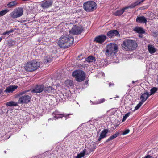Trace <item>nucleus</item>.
<instances>
[{"instance_id": "obj_42", "label": "nucleus", "mask_w": 158, "mask_h": 158, "mask_svg": "<svg viewBox=\"0 0 158 158\" xmlns=\"http://www.w3.org/2000/svg\"><path fill=\"white\" fill-rule=\"evenodd\" d=\"M145 0H141L140 1H137V2H138L139 4H140V3L144 2Z\"/></svg>"}, {"instance_id": "obj_13", "label": "nucleus", "mask_w": 158, "mask_h": 158, "mask_svg": "<svg viewBox=\"0 0 158 158\" xmlns=\"http://www.w3.org/2000/svg\"><path fill=\"white\" fill-rule=\"evenodd\" d=\"M107 39L106 36L104 35H101L95 38L94 41L97 43L102 44Z\"/></svg>"}, {"instance_id": "obj_45", "label": "nucleus", "mask_w": 158, "mask_h": 158, "mask_svg": "<svg viewBox=\"0 0 158 158\" xmlns=\"http://www.w3.org/2000/svg\"><path fill=\"white\" fill-rule=\"evenodd\" d=\"M2 40V38H0V42Z\"/></svg>"}, {"instance_id": "obj_17", "label": "nucleus", "mask_w": 158, "mask_h": 158, "mask_svg": "<svg viewBox=\"0 0 158 158\" xmlns=\"http://www.w3.org/2000/svg\"><path fill=\"white\" fill-rule=\"evenodd\" d=\"M17 86L15 85H10L7 87L5 90L4 91V92L6 93H9L10 92H12L13 91H15L16 89L17 88Z\"/></svg>"}, {"instance_id": "obj_9", "label": "nucleus", "mask_w": 158, "mask_h": 158, "mask_svg": "<svg viewBox=\"0 0 158 158\" xmlns=\"http://www.w3.org/2000/svg\"><path fill=\"white\" fill-rule=\"evenodd\" d=\"M53 3L52 0H45L40 4V6L44 9H46L51 7Z\"/></svg>"}, {"instance_id": "obj_22", "label": "nucleus", "mask_w": 158, "mask_h": 158, "mask_svg": "<svg viewBox=\"0 0 158 158\" xmlns=\"http://www.w3.org/2000/svg\"><path fill=\"white\" fill-rule=\"evenodd\" d=\"M134 31L136 32L139 34H144L145 31L144 30L140 27H135Z\"/></svg>"}, {"instance_id": "obj_48", "label": "nucleus", "mask_w": 158, "mask_h": 158, "mask_svg": "<svg viewBox=\"0 0 158 158\" xmlns=\"http://www.w3.org/2000/svg\"><path fill=\"white\" fill-rule=\"evenodd\" d=\"M1 92L2 91L0 90V93H1Z\"/></svg>"}, {"instance_id": "obj_23", "label": "nucleus", "mask_w": 158, "mask_h": 158, "mask_svg": "<svg viewBox=\"0 0 158 158\" xmlns=\"http://www.w3.org/2000/svg\"><path fill=\"white\" fill-rule=\"evenodd\" d=\"M148 49L149 52L151 54L154 53L156 51V49L154 47L151 45H148Z\"/></svg>"}, {"instance_id": "obj_35", "label": "nucleus", "mask_w": 158, "mask_h": 158, "mask_svg": "<svg viewBox=\"0 0 158 158\" xmlns=\"http://www.w3.org/2000/svg\"><path fill=\"white\" fill-rule=\"evenodd\" d=\"M8 12L7 10H5L0 11V16H2L6 14Z\"/></svg>"}, {"instance_id": "obj_5", "label": "nucleus", "mask_w": 158, "mask_h": 158, "mask_svg": "<svg viewBox=\"0 0 158 158\" xmlns=\"http://www.w3.org/2000/svg\"><path fill=\"white\" fill-rule=\"evenodd\" d=\"M83 7L84 10L87 12H91L94 11L97 8V5L96 3L93 1H89L83 4Z\"/></svg>"}, {"instance_id": "obj_25", "label": "nucleus", "mask_w": 158, "mask_h": 158, "mask_svg": "<svg viewBox=\"0 0 158 158\" xmlns=\"http://www.w3.org/2000/svg\"><path fill=\"white\" fill-rule=\"evenodd\" d=\"M85 60L86 61L89 63L95 62L96 61V59L95 57L92 56H88L86 58Z\"/></svg>"}, {"instance_id": "obj_10", "label": "nucleus", "mask_w": 158, "mask_h": 158, "mask_svg": "<svg viewBox=\"0 0 158 158\" xmlns=\"http://www.w3.org/2000/svg\"><path fill=\"white\" fill-rule=\"evenodd\" d=\"M83 30L82 27L75 25L72 28L70 31L73 34L77 35L80 34L82 32Z\"/></svg>"}, {"instance_id": "obj_6", "label": "nucleus", "mask_w": 158, "mask_h": 158, "mask_svg": "<svg viewBox=\"0 0 158 158\" xmlns=\"http://www.w3.org/2000/svg\"><path fill=\"white\" fill-rule=\"evenodd\" d=\"M72 76L75 78L78 82H81L83 81L85 78V74L81 70H75L73 72Z\"/></svg>"}, {"instance_id": "obj_40", "label": "nucleus", "mask_w": 158, "mask_h": 158, "mask_svg": "<svg viewBox=\"0 0 158 158\" xmlns=\"http://www.w3.org/2000/svg\"><path fill=\"white\" fill-rule=\"evenodd\" d=\"M153 158V157L152 156L150 155H148L145 156L144 157H143V158Z\"/></svg>"}, {"instance_id": "obj_30", "label": "nucleus", "mask_w": 158, "mask_h": 158, "mask_svg": "<svg viewBox=\"0 0 158 158\" xmlns=\"http://www.w3.org/2000/svg\"><path fill=\"white\" fill-rule=\"evenodd\" d=\"M18 3L15 1H13L9 3L7 5L9 8H12L15 6Z\"/></svg>"}, {"instance_id": "obj_12", "label": "nucleus", "mask_w": 158, "mask_h": 158, "mask_svg": "<svg viewBox=\"0 0 158 158\" xmlns=\"http://www.w3.org/2000/svg\"><path fill=\"white\" fill-rule=\"evenodd\" d=\"M118 35H120L119 33L117 30H111L107 34V36L109 38H113Z\"/></svg>"}, {"instance_id": "obj_28", "label": "nucleus", "mask_w": 158, "mask_h": 158, "mask_svg": "<svg viewBox=\"0 0 158 158\" xmlns=\"http://www.w3.org/2000/svg\"><path fill=\"white\" fill-rule=\"evenodd\" d=\"M6 104L7 106L11 107L17 106L18 105V103L13 101H10L6 102Z\"/></svg>"}, {"instance_id": "obj_43", "label": "nucleus", "mask_w": 158, "mask_h": 158, "mask_svg": "<svg viewBox=\"0 0 158 158\" xmlns=\"http://www.w3.org/2000/svg\"><path fill=\"white\" fill-rule=\"evenodd\" d=\"M109 86H113L114 85L113 83L111 82H109Z\"/></svg>"}, {"instance_id": "obj_24", "label": "nucleus", "mask_w": 158, "mask_h": 158, "mask_svg": "<svg viewBox=\"0 0 158 158\" xmlns=\"http://www.w3.org/2000/svg\"><path fill=\"white\" fill-rule=\"evenodd\" d=\"M125 10H126L125 9V7L122 8V9L118 10L116 11L114 14V15L115 16H120L122 15L123 13L124 12Z\"/></svg>"}, {"instance_id": "obj_20", "label": "nucleus", "mask_w": 158, "mask_h": 158, "mask_svg": "<svg viewBox=\"0 0 158 158\" xmlns=\"http://www.w3.org/2000/svg\"><path fill=\"white\" fill-rule=\"evenodd\" d=\"M66 98L64 96V95L62 93H60L57 98V101L60 102H64L66 100Z\"/></svg>"}, {"instance_id": "obj_11", "label": "nucleus", "mask_w": 158, "mask_h": 158, "mask_svg": "<svg viewBox=\"0 0 158 158\" xmlns=\"http://www.w3.org/2000/svg\"><path fill=\"white\" fill-rule=\"evenodd\" d=\"M44 89V86L42 84L37 85L33 89L32 91L34 93H40Z\"/></svg>"}, {"instance_id": "obj_26", "label": "nucleus", "mask_w": 158, "mask_h": 158, "mask_svg": "<svg viewBox=\"0 0 158 158\" xmlns=\"http://www.w3.org/2000/svg\"><path fill=\"white\" fill-rule=\"evenodd\" d=\"M65 85L68 87H70L73 85V81L71 80H67L65 81Z\"/></svg>"}, {"instance_id": "obj_38", "label": "nucleus", "mask_w": 158, "mask_h": 158, "mask_svg": "<svg viewBox=\"0 0 158 158\" xmlns=\"http://www.w3.org/2000/svg\"><path fill=\"white\" fill-rule=\"evenodd\" d=\"M130 132V130L129 129H127L125 130L122 133V135H125L127 134Z\"/></svg>"}, {"instance_id": "obj_7", "label": "nucleus", "mask_w": 158, "mask_h": 158, "mask_svg": "<svg viewBox=\"0 0 158 158\" xmlns=\"http://www.w3.org/2000/svg\"><path fill=\"white\" fill-rule=\"evenodd\" d=\"M96 143L94 142L85 144V148L83 150L86 152V154H89L94 151L96 148Z\"/></svg>"}, {"instance_id": "obj_50", "label": "nucleus", "mask_w": 158, "mask_h": 158, "mask_svg": "<svg viewBox=\"0 0 158 158\" xmlns=\"http://www.w3.org/2000/svg\"><path fill=\"white\" fill-rule=\"evenodd\" d=\"M20 98L19 99V100Z\"/></svg>"}, {"instance_id": "obj_32", "label": "nucleus", "mask_w": 158, "mask_h": 158, "mask_svg": "<svg viewBox=\"0 0 158 158\" xmlns=\"http://www.w3.org/2000/svg\"><path fill=\"white\" fill-rule=\"evenodd\" d=\"M158 90V88L156 87H153L152 88L150 89V95H151L154 94L156 93Z\"/></svg>"}, {"instance_id": "obj_19", "label": "nucleus", "mask_w": 158, "mask_h": 158, "mask_svg": "<svg viewBox=\"0 0 158 158\" xmlns=\"http://www.w3.org/2000/svg\"><path fill=\"white\" fill-rule=\"evenodd\" d=\"M13 18H16L20 16V8H18L15 10L11 15Z\"/></svg>"}, {"instance_id": "obj_14", "label": "nucleus", "mask_w": 158, "mask_h": 158, "mask_svg": "<svg viewBox=\"0 0 158 158\" xmlns=\"http://www.w3.org/2000/svg\"><path fill=\"white\" fill-rule=\"evenodd\" d=\"M136 22L139 23L146 24L147 22V19L143 16H138L136 19Z\"/></svg>"}, {"instance_id": "obj_18", "label": "nucleus", "mask_w": 158, "mask_h": 158, "mask_svg": "<svg viewBox=\"0 0 158 158\" xmlns=\"http://www.w3.org/2000/svg\"><path fill=\"white\" fill-rule=\"evenodd\" d=\"M31 100L30 97L28 95L23 96L20 97V103H27Z\"/></svg>"}, {"instance_id": "obj_47", "label": "nucleus", "mask_w": 158, "mask_h": 158, "mask_svg": "<svg viewBox=\"0 0 158 158\" xmlns=\"http://www.w3.org/2000/svg\"><path fill=\"white\" fill-rule=\"evenodd\" d=\"M102 74L104 75V73L103 72H102Z\"/></svg>"}, {"instance_id": "obj_46", "label": "nucleus", "mask_w": 158, "mask_h": 158, "mask_svg": "<svg viewBox=\"0 0 158 158\" xmlns=\"http://www.w3.org/2000/svg\"><path fill=\"white\" fill-rule=\"evenodd\" d=\"M132 82V83H135V81H133Z\"/></svg>"}, {"instance_id": "obj_3", "label": "nucleus", "mask_w": 158, "mask_h": 158, "mask_svg": "<svg viewBox=\"0 0 158 158\" xmlns=\"http://www.w3.org/2000/svg\"><path fill=\"white\" fill-rule=\"evenodd\" d=\"M118 45L115 43H110L107 46V49L105 54L107 57H116V53L118 51Z\"/></svg>"}, {"instance_id": "obj_21", "label": "nucleus", "mask_w": 158, "mask_h": 158, "mask_svg": "<svg viewBox=\"0 0 158 158\" xmlns=\"http://www.w3.org/2000/svg\"><path fill=\"white\" fill-rule=\"evenodd\" d=\"M120 133V132L119 131H117L115 134L111 135V136L109 137L108 139L106 140V142H108L112 140L113 139L116 138L119 135V134Z\"/></svg>"}, {"instance_id": "obj_2", "label": "nucleus", "mask_w": 158, "mask_h": 158, "mask_svg": "<svg viewBox=\"0 0 158 158\" xmlns=\"http://www.w3.org/2000/svg\"><path fill=\"white\" fill-rule=\"evenodd\" d=\"M137 44L135 41L130 39L125 40L121 44L122 48L126 51L134 50L136 48Z\"/></svg>"}, {"instance_id": "obj_36", "label": "nucleus", "mask_w": 158, "mask_h": 158, "mask_svg": "<svg viewBox=\"0 0 158 158\" xmlns=\"http://www.w3.org/2000/svg\"><path fill=\"white\" fill-rule=\"evenodd\" d=\"M105 101L104 98L100 99L98 101L96 102V104H99L104 102Z\"/></svg>"}, {"instance_id": "obj_31", "label": "nucleus", "mask_w": 158, "mask_h": 158, "mask_svg": "<svg viewBox=\"0 0 158 158\" xmlns=\"http://www.w3.org/2000/svg\"><path fill=\"white\" fill-rule=\"evenodd\" d=\"M85 154H86V152L83 150L79 154H77L75 158H81L83 157Z\"/></svg>"}, {"instance_id": "obj_37", "label": "nucleus", "mask_w": 158, "mask_h": 158, "mask_svg": "<svg viewBox=\"0 0 158 158\" xmlns=\"http://www.w3.org/2000/svg\"><path fill=\"white\" fill-rule=\"evenodd\" d=\"M130 112H128V113H127V114H126L125 115L123 116V119L122 121H124L127 118V117H128V116H129L130 115Z\"/></svg>"}, {"instance_id": "obj_8", "label": "nucleus", "mask_w": 158, "mask_h": 158, "mask_svg": "<svg viewBox=\"0 0 158 158\" xmlns=\"http://www.w3.org/2000/svg\"><path fill=\"white\" fill-rule=\"evenodd\" d=\"M72 114H61L60 112L59 111L57 110H56L52 113V115L54 118H50L48 119V120H53L55 118H56V119H58L59 118H62L63 117H65L67 118H69V115Z\"/></svg>"}, {"instance_id": "obj_39", "label": "nucleus", "mask_w": 158, "mask_h": 158, "mask_svg": "<svg viewBox=\"0 0 158 158\" xmlns=\"http://www.w3.org/2000/svg\"><path fill=\"white\" fill-rule=\"evenodd\" d=\"M12 31H13V30H10L9 31H7L6 32H5V33H3V34L4 35H6V34H9L11 33Z\"/></svg>"}, {"instance_id": "obj_16", "label": "nucleus", "mask_w": 158, "mask_h": 158, "mask_svg": "<svg viewBox=\"0 0 158 158\" xmlns=\"http://www.w3.org/2000/svg\"><path fill=\"white\" fill-rule=\"evenodd\" d=\"M109 132L108 129H104L100 133V136L98 139V140L100 141L101 139L105 138L107 136V134Z\"/></svg>"}, {"instance_id": "obj_29", "label": "nucleus", "mask_w": 158, "mask_h": 158, "mask_svg": "<svg viewBox=\"0 0 158 158\" xmlns=\"http://www.w3.org/2000/svg\"><path fill=\"white\" fill-rule=\"evenodd\" d=\"M139 5V3L137 1L133 3L132 4L130 5L125 7V9H126V10H127V9H128L129 8H134L136 6Z\"/></svg>"}, {"instance_id": "obj_34", "label": "nucleus", "mask_w": 158, "mask_h": 158, "mask_svg": "<svg viewBox=\"0 0 158 158\" xmlns=\"http://www.w3.org/2000/svg\"><path fill=\"white\" fill-rule=\"evenodd\" d=\"M143 103L141 101H140L139 103L137 104V105L136 106V107H135L134 110H137L138 109H139L140 106H141V105L143 104Z\"/></svg>"}, {"instance_id": "obj_1", "label": "nucleus", "mask_w": 158, "mask_h": 158, "mask_svg": "<svg viewBox=\"0 0 158 158\" xmlns=\"http://www.w3.org/2000/svg\"><path fill=\"white\" fill-rule=\"evenodd\" d=\"M73 37L69 35L61 36L58 41L59 46L64 48H67L72 44L74 42Z\"/></svg>"}, {"instance_id": "obj_33", "label": "nucleus", "mask_w": 158, "mask_h": 158, "mask_svg": "<svg viewBox=\"0 0 158 158\" xmlns=\"http://www.w3.org/2000/svg\"><path fill=\"white\" fill-rule=\"evenodd\" d=\"M52 59L48 57H47L46 59H44V62L45 63H48L51 62L52 61Z\"/></svg>"}, {"instance_id": "obj_49", "label": "nucleus", "mask_w": 158, "mask_h": 158, "mask_svg": "<svg viewBox=\"0 0 158 158\" xmlns=\"http://www.w3.org/2000/svg\"><path fill=\"white\" fill-rule=\"evenodd\" d=\"M5 153H6V151H5Z\"/></svg>"}, {"instance_id": "obj_15", "label": "nucleus", "mask_w": 158, "mask_h": 158, "mask_svg": "<svg viewBox=\"0 0 158 158\" xmlns=\"http://www.w3.org/2000/svg\"><path fill=\"white\" fill-rule=\"evenodd\" d=\"M150 96L149 93L147 91H145V93L143 94L140 97V99L141 102L144 103Z\"/></svg>"}, {"instance_id": "obj_44", "label": "nucleus", "mask_w": 158, "mask_h": 158, "mask_svg": "<svg viewBox=\"0 0 158 158\" xmlns=\"http://www.w3.org/2000/svg\"><path fill=\"white\" fill-rule=\"evenodd\" d=\"M25 92H26V91H21V92H20V95L23 94H24Z\"/></svg>"}, {"instance_id": "obj_41", "label": "nucleus", "mask_w": 158, "mask_h": 158, "mask_svg": "<svg viewBox=\"0 0 158 158\" xmlns=\"http://www.w3.org/2000/svg\"><path fill=\"white\" fill-rule=\"evenodd\" d=\"M23 10L22 8H20V16L23 14Z\"/></svg>"}, {"instance_id": "obj_4", "label": "nucleus", "mask_w": 158, "mask_h": 158, "mask_svg": "<svg viewBox=\"0 0 158 158\" xmlns=\"http://www.w3.org/2000/svg\"><path fill=\"white\" fill-rule=\"evenodd\" d=\"M40 65V63L38 61L33 60L31 61L27 62L24 67L27 71L32 72L37 69Z\"/></svg>"}, {"instance_id": "obj_27", "label": "nucleus", "mask_w": 158, "mask_h": 158, "mask_svg": "<svg viewBox=\"0 0 158 158\" xmlns=\"http://www.w3.org/2000/svg\"><path fill=\"white\" fill-rule=\"evenodd\" d=\"M44 90L45 92L50 93L54 91L55 90V89L51 86L44 87Z\"/></svg>"}]
</instances>
